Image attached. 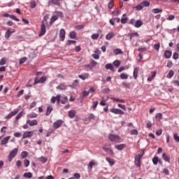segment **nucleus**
<instances>
[{
  "label": "nucleus",
  "instance_id": "f257e3e1",
  "mask_svg": "<svg viewBox=\"0 0 179 179\" xmlns=\"http://www.w3.org/2000/svg\"><path fill=\"white\" fill-rule=\"evenodd\" d=\"M17 152H19V149L17 148H15L13 149L9 154L8 155V162H12V160H13V159H15V157H16V155H17Z\"/></svg>",
  "mask_w": 179,
  "mask_h": 179
},
{
  "label": "nucleus",
  "instance_id": "f03ea898",
  "mask_svg": "<svg viewBox=\"0 0 179 179\" xmlns=\"http://www.w3.org/2000/svg\"><path fill=\"white\" fill-rule=\"evenodd\" d=\"M17 113H19V108H15L13 111H11L9 114H8L5 117V118L7 120H10V118H12V117H15V115H16Z\"/></svg>",
  "mask_w": 179,
  "mask_h": 179
},
{
  "label": "nucleus",
  "instance_id": "7ed1b4c3",
  "mask_svg": "<svg viewBox=\"0 0 179 179\" xmlns=\"http://www.w3.org/2000/svg\"><path fill=\"white\" fill-rule=\"evenodd\" d=\"M103 149L106 152V153H108L109 155H114V152L111 150V145L106 144L103 146Z\"/></svg>",
  "mask_w": 179,
  "mask_h": 179
},
{
  "label": "nucleus",
  "instance_id": "20e7f679",
  "mask_svg": "<svg viewBox=\"0 0 179 179\" xmlns=\"http://www.w3.org/2000/svg\"><path fill=\"white\" fill-rule=\"evenodd\" d=\"M143 156V151L142 154H138L136 157H135V163L136 166L137 167H141V158Z\"/></svg>",
  "mask_w": 179,
  "mask_h": 179
},
{
  "label": "nucleus",
  "instance_id": "39448f33",
  "mask_svg": "<svg viewBox=\"0 0 179 179\" xmlns=\"http://www.w3.org/2000/svg\"><path fill=\"white\" fill-rule=\"evenodd\" d=\"M15 31H16L13 29H8L5 33V38H6V40H9V37H10Z\"/></svg>",
  "mask_w": 179,
  "mask_h": 179
},
{
  "label": "nucleus",
  "instance_id": "423d86ee",
  "mask_svg": "<svg viewBox=\"0 0 179 179\" xmlns=\"http://www.w3.org/2000/svg\"><path fill=\"white\" fill-rule=\"evenodd\" d=\"M108 138H109V140L111 141L112 142H116V143L120 142V136L115 134H109Z\"/></svg>",
  "mask_w": 179,
  "mask_h": 179
},
{
  "label": "nucleus",
  "instance_id": "0eeeda50",
  "mask_svg": "<svg viewBox=\"0 0 179 179\" xmlns=\"http://www.w3.org/2000/svg\"><path fill=\"white\" fill-rule=\"evenodd\" d=\"M45 24L44 23V21H42L41 26V31L38 34L39 37H42V36H44V34H45Z\"/></svg>",
  "mask_w": 179,
  "mask_h": 179
},
{
  "label": "nucleus",
  "instance_id": "6e6552de",
  "mask_svg": "<svg viewBox=\"0 0 179 179\" xmlns=\"http://www.w3.org/2000/svg\"><path fill=\"white\" fill-rule=\"evenodd\" d=\"M34 135V131H24L22 135V139H26V138H31Z\"/></svg>",
  "mask_w": 179,
  "mask_h": 179
},
{
  "label": "nucleus",
  "instance_id": "1a4fd4ad",
  "mask_svg": "<svg viewBox=\"0 0 179 179\" xmlns=\"http://www.w3.org/2000/svg\"><path fill=\"white\" fill-rule=\"evenodd\" d=\"M50 101L54 104L55 103V101H57V103L58 104H59V103H61V95L58 94L56 96H52L50 99Z\"/></svg>",
  "mask_w": 179,
  "mask_h": 179
},
{
  "label": "nucleus",
  "instance_id": "9d476101",
  "mask_svg": "<svg viewBox=\"0 0 179 179\" xmlns=\"http://www.w3.org/2000/svg\"><path fill=\"white\" fill-rule=\"evenodd\" d=\"M62 124H64V121H62V120H57L53 123V128L55 129H58V128H59Z\"/></svg>",
  "mask_w": 179,
  "mask_h": 179
},
{
  "label": "nucleus",
  "instance_id": "9b49d317",
  "mask_svg": "<svg viewBox=\"0 0 179 179\" xmlns=\"http://www.w3.org/2000/svg\"><path fill=\"white\" fill-rule=\"evenodd\" d=\"M110 112L113 113V114H120L121 115H124V113L121 109L112 108L110 109Z\"/></svg>",
  "mask_w": 179,
  "mask_h": 179
},
{
  "label": "nucleus",
  "instance_id": "f8f14e48",
  "mask_svg": "<svg viewBox=\"0 0 179 179\" xmlns=\"http://www.w3.org/2000/svg\"><path fill=\"white\" fill-rule=\"evenodd\" d=\"M45 81V77H41V78H36L34 80V85H37L38 83H44Z\"/></svg>",
  "mask_w": 179,
  "mask_h": 179
},
{
  "label": "nucleus",
  "instance_id": "ddd939ff",
  "mask_svg": "<svg viewBox=\"0 0 179 179\" xmlns=\"http://www.w3.org/2000/svg\"><path fill=\"white\" fill-rule=\"evenodd\" d=\"M59 38L61 41L65 40V29H61L59 31Z\"/></svg>",
  "mask_w": 179,
  "mask_h": 179
},
{
  "label": "nucleus",
  "instance_id": "4468645a",
  "mask_svg": "<svg viewBox=\"0 0 179 179\" xmlns=\"http://www.w3.org/2000/svg\"><path fill=\"white\" fill-rule=\"evenodd\" d=\"M27 124L30 127H34V125H37L38 122L36 120H30V119H28L27 120Z\"/></svg>",
  "mask_w": 179,
  "mask_h": 179
},
{
  "label": "nucleus",
  "instance_id": "2eb2a0df",
  "mask_svg": "<svg viewBox=\"0 0 179 179\" xmlns=\"http://www.w3.org/2000/svg\"><path fill=\"white\" fill-rule=\"evenodd\" d=\"M49 5H55L56 6H60L61 3L59 0H50L49 1Z\"/></svg>",
  "mask_w": 179,
  "mask_h": 179
},
{
  "label": "nucleus",
  "instance_id": "dca6fc26",
  "mask_svg": "<svg viewBox=\"0 0 179 179\" xmlns=\"http://www.w3.org/2000/svg\"><path fill=\"white\" fill-rule=\"evenodd\" d=\"M69 118H75V115H76V110H71L68 113Z\"/></svg>",
  "mask_w": 179,
  "mask_h": 179
},
{
  "label": "nucleus",
  "instance_id": "f3484780",
  "mask_svg": "<svg viewBox=\"0 0 179 179\" xmlns=\"http://www.w3.org/2000/svg\"><path fill=\"white\" fill-rule=\"evenodd\" d=\"M9 139H10V136L4 137L1 141V145H6V143H8L9 141Z\"/></svg>",
  "mask_w": 179,
  "mask_h": 179
},
{
  "label": "nucleus",
  "instance_id": "a211bd4d",
  "mask_svg": "<svg viewBox=\"0 0 179 179\" xmlns=\"http://www.w3.org/2000/svg\"><path fill=\"white\" fill-rule=\"evenodd\" d=\"M52 111V106H51V105L48 106L47 109H46L45 115L47 117H48V115H50L51 114Z\"/></svg>",
  "mask_w": 179,
  "mask_h": 179
},
{
  "label": "nucleus",
  "instance_id": "6ab92c4d",
  "mask_svg": "<svg viewBox=\"0 0 179 179\" xmlns=\"http://www.w3.org/2000/svg\"><path fill=\"white\" fill-rule=\"evenodd\" d=\"M100 54V50H96L94 52V54L92 55V57L94 59H99L100 58V55H99Z\"/></svg>",
  "mask_w": 179,
  "mask_h": 179
},
{
  "label": "nucleus",
  "instance_id": "aec40b11",
  "mask_svg": "<svg viewBox=\"0 0 179 179\" xmlns=\"http://www.w3.org/2000/svg\"><path fill=\"white\" fill-rule=\"evenodd\" d=\"M106 69H110V71H112V72H115V69H114V66H113V64H107L105 66Z\"/></svg>",
  "mask_w": 179,
  "mask_h": 179
},
{
  "label": "nucleus",
  "instance_id": "412c9836",
  "mask_svg": "<svg viewBox=\"0 0 179 179\" xmlns=\"http://www.w3.org/2000/svg\"><path fill=\"white\" fill-rule=\"evenodd\" d=\"M171 51L170 50H166L164 52V58H166V59H169V58H171Z\"/></svg>",
  "mask_w": 179,
  "mask_h": 179
},
{
  "label": "nucleus",
  "instance_id": "4be33fe9",
  "mask_svg": "<svg viewBox=\"0 0 179 179\" xmlns=\"http://www.w3.org/2000/svg\"><path fill=\"white\" fill-rule=\"evenodd\" d=\"M56 89L58 90H66V85L64 83H61L59 85H58Z\"/></svg>",
  "mask_w": 179,
  "mask_h": 179
},
{
  "label": "nucleus",
  "instance_id": "5701e85b",
  "mask_svg": "<svg viewBox=\"0 0 179 179\" xmlns=\"http://www.w3.org/2000/svg\"><path fill=\"white\" fill-rule=\"evenodd\" d=\"M162 159L165 160V162H168V163H170V157H169L168 155L166 154V152H164L162 154Z\"/></svg>",
  "mask_w": 179,
  "mask_h": 179
},
{
  "label": "nucleus",
  "instance_id": "b1692460",
  "mask_svg": "<svg viewBox=\"0 0 179 179\" xmlns=\"http://www.w3.org/2000/svg\"><path fill=\"white\" fill-rule=\"evenodd\" d=\"M143 24V22H142V20H137L135 22V27L139 28L141 27V26H142Z\"/></svg>",
  "mask_w": 179,
  "mask_h": 179
},
{
  "label": "nucleus",
  "instance_id": "393cba45",
  "mask_svg": "<svg viewBox=\"0 0 179 179\" xmlns=\"http://www.w3.org/2000/svg\"><path fill=\"white\" fill-rule=\"evenodd\" d=\"M152 75L151 76V77L148 78V82H152V79H155V78L156 77V75H157V71H153V72H152Z\"/></svg>",
  "mask_w": 179,
  "mask_h": 179
},
{
  "label": "nucleus",
  "instance_id": "a878e982",
  "mask_svg": "<svg viewBox=\"0 0 179 179\" xmlns=\"http://www.w3.org/2000/svg\"><path fill=\"white\" fill-rule=\"evenodd\" d=\"M28 120H30L31 118H37V114L36 113H31L27 115Z\"/></svg>",
  "mask_w": 179,
  "mask_h": 179
},
{
  "label": "nucleus",
  "instance_id": "bb28decb",
  "mask_svg": "<svg viewBox=\"0 0 179 179\" xmlns=\"http://www.w3.org/2000/svg\"><path fill=\"white\" fill-rule=\"evenodd\" d=\"M139 72V67H136L134 70V79L138 78V73Z\"/></svg>",
  "mask_w": 179,
  "mask_h": 179
},
{
  "label": "nucleus",
  "instance_id": "cd10ccee",
  "mask_svg": "<svg viewBox=\"0 0 179 179\" xmlns=\"http://www.w3.org/2000/svg\"><path fill=\"white\" fill-rule=\"evenodd\" d=\"M78 77L80 78V79H82L83 80H86V79L89 78V74L85 73V74L79 75Z\"/></svg>",
  "mask_w": 179,
  "mask_h": 179
},
{
  "label": "nucleus",
  "instance_id": "c85d7f7f",
  "mask_svg": "<svg viewBox=\"0 0 179 179\" xmlns=\"http://www.w3.org/2000/svg\"><path fill=\"white\" fill-rule=\"evenodd\" d=\"M29 156V152L27 151H22L21 152V158L22 159H26Z\"/></svg>",
  "mask_w": 179,
  "mask_h": 179
},
{
  "label": "nucleus",
  "instance_id": "c756f323",
  "mask_svg": "<svg viewBox=\"0 0 179 179\" xmlns=\"http://www.w3.org/2000/svg\"><path fill=\"white\" fill-rule=\"evenodd\" d=\"M68 101V96H62L61 99L62 104H65Z\"/></svg>",
  "mask_w": 179,
  "mask_h": 179
},
{
  "label": "nucleus",
  "instance_id": "7c9ffc66",
  "mask_svg": "<svg viewBox=\"0 0 179 179\" xmlns=\"http://www.w3.org/2000/svg\"><path fill=\"white\" fill-rule=\"evenodd\" d=\"M125 146H126L125 144H120L118 145H115V148L117 149V150H122V149H124Z\"/></svg>",
  "mask_w": 179,
  "mask_h": 179
},
{
  "label": "nucleus",
  "instance_id": "2f4dec72",
  "mask_svg": "<svg viewBox=\"0 0 179 179\" xmlns=\"http://www.w3.org/2000/svg\"><path fill=\"white\" fill-rule=\"evenodd\" d=\"M114 36V34L113 32H110L106 36V40H111V38H113Z\"/></svg>",
  "mask_w": 179,
  "mask_h": 179
},
{
  "label": "nucleus",
  "instance_id": "473e14b6",
  "mask_svg": "<svg viewBox=\"0 0 179 179\" xmlns=\"http://www.w3.org/2000/svg\"><path fill=\"white\" fill-rule=\"evenodd\" d=\"M24 177L25 178H31L33 177V173H31V172L24 173Z\"/></svg>",
  "mask_w": 179,
  "mask_h": 179
},
{
  "label": "nucleus",
  "instance_id": "72a5a7b5",
  "mask_svg": "<svg viewBox=\"0 0 179 179\" xmlns=\"http://www.w3.org/2000/svg\"><path fill=\"white\" fill-rule=\"evenodd\" d=\"M107 162L110 164V166H114L115 161L111 158L106 157Z\"/></svg>",
  "mask_w": 179,
  "mask_h": 179
},
{
  "label": "nucleus",
  "instance_id": "f704fd0d",
  "mask_svg": "<svg viewBox=\"0 0 179 179\" xmlns=\"http://www.w3.org/2000/svg\"><path fill=\"white\" fill-rule=\"evenodd\" d=\"M71 87H79V81L76 80L73 82Z\"/></svg>",
  "mask_w": 179,
  "mask_h": 179
},
{
  "label": "nucleus",
  "instance_id": "c9c22d12",
  "mask_svg": "<svg viewBox=\"0 0 179 179\" xmlns=\"http://www.w3.org/2000/svg\"><path fill=\"white\" fill-rule=\"evenodd\" d=\"M113 52L115 55H118V54H124V52H122V50H121L120 49L116 48L113 50Z\"/></svg>",
  "mask_w": 179,
  "mask_h": 179
},
{
  "label": "nucleus",
  "instance_id": "e433bc0d",
  "mask_svg": "<svg viewBox=\"0 0 179 179\" xmlns=\"http://www.w3.org/2000/svg\"><path fill=\"white\" fill-rule=\"evenodd\" d=\"M163 117V114H162V113H159L155 115V118L157 120V121H160V120H162Z\"/></svg>",
  "mask_w": 179,
  "mask_h": 179
},
{
  "label": "nucleus",
  "instance_id": "4c0bfd02",
  "mask_svg": "<svg viewBox=\"0 0 179 179\" xmlns=\"http://www.w3.org/2000/svg\"><path fill=\"white\" fill-rule=\"evenodd\" d=\"M55 20H58V15H53L50 19V24H52Z\"/></svg>",
  "mask_w": 179,
  "mask_h": 179
},
{
  "label": "nucleus",
  "instance_id": "58836bf2",
  "mask_svg": "<svg viewBox=\"0 0 179 179\" xmlns=\"http://www.w3.org/2000/svg\"><path fill=\"white\" fill-rule=\"evenodd\" d=\"M152 12L153 13H162V12H163V10L160 8H154L152 10Z\"/></svg>",
  "mask_w": 179,
  "mask_h": 179
},
{
  "label": "nucleus",
  "instance_id": "ea45409f",
  "mask_svg": "<svg viewBox=\"0 0 179 179\" xmlns=\"http://www.w3.org/2000/svg\"><path fill=\"white\" fill-rule=\"evenodd\" d=\"M152 163L155 165L159 163V157H154L152 158Z\"/></svg>",
  "mask_w": 179,
  "mask_h": 179
},
{
  "label": "nucleus",
  "instance_id": "a19ab883",
  "mask_svg": "<svg viewBox=\"0 0 179 179\" xmlns=\"http://www.w3.org/2000/svg\"><path fill=\"white\" fill-rule=\"evenodd\" d=\"M141 3L143 8L144 6H149L150 5V3L149 1H143Z\"/></svg>",
  "mask_w": 179,
  "mask_h": 179
},
{
  "label": "nucleus",
  "instance_id": "79ce46f5",
  "mask_svg": "<svg viewBox=\"0 0 179 179\" xmlns=\"http://www.w3.org/2000/svg\"><path fill=\"white\" fill-rule=\"evenodd\" d=\"M21 117H23V111L20 112V113L16 115L15 117L16 121L20 120Z\"/></svg>",
  "mask_w": 179,
  "mask_h": 179
},
{
  "label": "nucleus",
  "instance_id": "37998d69",
  "mask_svg": "<svg viewBox=\"0 0 179 179\" xmlns=\"http://www.w3.org/2000/svg\"><path fill=\"white\" fill-rule=\"evenodd\" d=\"M69 37L70 38H75V37H76V32L75 31H71L69 34Z\"/></svg>",
  "mask_w": 179,
  "mask_h": 179
},
{
  "label": "nucleus",
  "instance_id": "c03bdc74",
  "mask_svg": "<svg viewBox=\"0 0 179 179\" xmlns=\"http://www.w3.org/2000/svg\"><path fill=\"white\" fill-rule=\"evenodd\" d=\"M173 76H174V71L173 70H171L167 75V78H173Z\"/></svg>",
  "mask_w": 179,
  "mask_h": 179
},
{
  "label": "nucleus",
  "instance_id": "a18cd8bd",
  "mask_svg": "<svg viewBox=\"0 0 179 179\" xmlns=\"http://www.w3.org/2000/svg\"><path fill=\"white\" fill-rule=\"evenodd\" d=\"M113 65L116 66V68H118V66L121 65V61L115 60V62H113Z\"/></svg>",
  "mask_w": 179,
  "mask_h": 179
},
{
  "label": "nucleus",
  "instance_id": "49530a36",
  "mask_svg": "<svg viewBox=\"0 0 179 179\" xmlns=\"http://www.w3.org/2000/svg\"><path fill=\"white\" fill-rule=\"evenodd\" d=\"M96 65H97L96 62L94 61V60H91V62H90V68H94V66H96Z\"/></svg>",
  "mask_w": 179,
  "mask_h": 179
},
{
  "label": "nucleus",
  "instance_id": "de8ad7c7",
  "mask_svg": "<svg viewBox=\"0 0 179 179\" xmlns=\"http://www.w3.org/2000/svg\"><path fill=\"white\" fill-rule=\"evenodd\" d=\"M39 161L41 162V163H47V157H41L39 158Z\"/></svg>",
  "mask_w": 179,
  "mask_h": 179
},
{
  "label": "nucleus",
  "instance_id": "09e8293b",
  "mask_svg": "<svg viewBox=\"0 0 179 179\" xmlns=\"http://www.w3.org/2000/svg\"><path fill=\"white\" fill-rule=\"evenodd\" d=\"M136 10H142V9H143V6H142V3H141L140 4H138L137 6L134 7Z\"/></svg>",
  "mask_w": 179,
  "mask_h": 179
},
{
  "label": "nucleus",
  "instance_id": "8fccbe9b",
  "mask_svg": "<svg viewBox=\"0 0 179 179\" xmlns=\"http://www.w3.org/2000/svg\"><path fill=\"white\" fill-rule=\"evenodd\" d=\"M30 5H31V9H34V8H36V1L34 0H32L31 2H30Z\"/></svg>",
  "mask_w": 179,
  "mask_h": 179
},
{
  "label": "nucleus",
  "instance_id": "3c124183",
  "mask_svg": "<svg viewBox=\"0 0 179 179\" xmlns=\"http://www.w3.org/2000/svg\"><path fill=\"white\" fill-rule=\"evenodd\" d=\"M24 167H28L29 166H30V161H29V159H24Z\"/></svg>",
  "mask_w": 179,
  "mask_h": 179
},
{
  "label": "nucleus",
  "instance_id": "603ef678",
  "mask_svg": "<svg viewBox=\"0 0 179 179\" xmlns=\"http://www.w3.org/2000/svg\"><path fill=\"white\" fill-rule=\"evenodd\" d=\"M99 34H94L91 36L92 40H97L99 38Z\"/></svg>",
  "mask_w": 179,
  "mask_h": 179
},
{
  "label": "nucleus",
  "instance_id": "864d4df0",
  "mask_svg": "<svg viewBox=\"0 0 179 179\" xmlns=\"http://www.w3.org/2000/svg\"><path fill=\"white\" fill-rule=\"evenodd\" d=\"M154 48L156 50V51H159L160 50V43H157L154 45Z\"/></svg>",
  "mask_w": 179,
  "mask_h": 179
},
{
  "label": "nucleus",
  "instance_id": "5fc2aeb1",
  "mask_svg": "<svg viewBox=\"0 0 179 179\" xmlns=\"http://www.w3.org/2000/svg\"><path fill=\"white\" fill-rule=\"evenodd\" d=\"M71 44H76V41L69 40L66 43L67 45H71Z\"/></svg>",
  "mask_w": 179,
  "mask_h": 179
},
{
  "label": "nucleus",
  "instance_id": "6e6d98bb",
  "mask_svg": "<svg viewBox=\"0 0 179 179\" xmlns=\"http://www.w3.org/2000/svg\"><path fill=\"white\" fill-rule=\"evenodd\" d=\"M120 78L122 79H128V74H127V73H122V74H120Z\"/></svg>",
  "mask_w": 179,
  "mask_h": 179
},
{
  "label": "nucleus",
  "instance_id": "4d7b16f0",
  "mask_svg": "<svg viewBox=\"0 0 179 179\" xmlns=\"http://www.w3.org/2000/svg\"><path fill=\"white\" fill-rule=\"evenodd\" d=\"M162 133H163V129H160L156 131V136H160V135H162Z\"/></svg>",
  "mask_w": 179,
  "mask_h": 179
},
{
  "label": "nucleus",
  "instance_id": "13d9d810",
  "mask_svg": "<svg viewBox=\"0 0 179 179\" xmlns=\"http://www.w3.org/2000/svg\"><path fill=\"white\" fill-rule=\"evenodd\" d=\"M127 21H128L127 17H122L120 20V22H121V23H122V24H125V23H127Z\"/></svg>",
  "mask_w": 179,
  "mask_h": 179
},
{
  "label": "nucleus",
  "instance_id": "bf43d9fd",
  "mask_svg": "<svg viewBox=\"0 0 179 179\" xmlns=\"http://www.w3.org/2000/svg\"><path fill=\"white\" fill-rule=\"evenodd\" d=\"M130 134L131 135H138V130L136 129H132L131 131H130Z\"/></svg>",
  "mask_w": 179,
  "mask_h": 179
},
{
  "label": "nucleus",
  "instance_id": "052dcab7",
  "mask_svg": "<svg viewBox=\"0 0 179 179\" xmlns=\"http://www.w3.org/2000/svg\"><path fill=\"white\" fill-rule=\"evenodd\" d=\"M27 57H22L20 59V64L22 65V64H24L25 61H27Z\"/></svg>",
  "mask_w": 179,
  "mask_h": 179
},
{
  "label": "nucleus",
  "instance_id": "680f3d73",
  "mask_svg": "<svg viewBox=\"0 0 179 179\" xmlns=\"http://www.w3.org/2000/svg\"><path fill=\"white\" fill-rule=\"evenodd\" d=\"M10 17V19H13V20H15V22H19L20 20L19 18H17L14 15H11Z\"/></svg>",
  "mask_w": 179,
  "mask_h": 179
},
{
  "label": "nucleus",
  "instance_id": "e2e57ef3",
  "mask_svg": "<svg viewBox=\"0 0 179 179\" xmlns=\"http://www.w3.org/2000/svg\"><path fill=\"white\" fill-rule=\"evenodd\" d=\"M173 138H174V140L176 141V142H178V143H179V136H178V134H175L173 135Z\"/></svg>",
  "mask_w": 179,
  "mask_h": 179
},
{
  "label": "nucleus",
  "instance_id": "0e129e2a",
  "mask_svg": "<svg viewBox=\"0 0 179 179\" xmlns=\"http://www.w3.org/2000/svg\"><path fill=\"white\" fill-rule=\"evenodd\" d=\"M14 136H15V138H20L22 136V133L15 132V133H14Z\"/></svg>",
  "mask_w": 179,
  "mask_h": 179
},
{
  "label": "nucleus",
  "instance_id": "69168bd1",
  "mask_svg": "<svg viewBox=\"0 0 179 179\" xmlns=\"http://www.w3.org/2000/svg\"><path fill=\"white\" fill-rule=\"evenodd\" d=\"M5 64H6V60L5 59V58H3L0 60V65H5Z\"/></svg>",
  "mask_w": 179,
  "mask_h": 179
},
{
  "label": "nucleus",
  "instance_id": "338daca9",
  "mask_svg": "<svg viewBox=\"0 0 179 179\" xmlns=\"http://www.w3.org/2000/svg\"><path fill=\"white\" fill-rule=\"evenodd\" d=\"M16 166H17V167H22V161H20V160H17V162H16Z\"/></svg>",
  "mask_w": 179,
  "mask_h": 179
},
{
  "label": "nucleus",
  "instance_id": "774afa93",
  "mask_svg": "<svg viewBox=\"0 0 179 179\" xmlns=\"http://www.w3.org/2000/svg\"><path fill=\"white\" fill-rule=\"evenodd\" d=\"M175 18H176V16L174 15H170L168 17V20H174Z\"/></svg>",
  "mask_w": 179,
  "mask_h": 179
}]
</instances>
